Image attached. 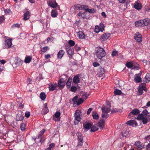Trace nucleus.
I'll list each match as a JSON object with an SVG mask.
<instances>
[{
	"label": "nucleus",
	"instance_id": "1",
	"mask_svg": "<svg viewBox=\"0 0 150 150\" xmlns=\"http://www.w3.org/2000/svg\"><path fill=\"white\" fill-rule=\"evenodd\" d=\"M146 110H144L142 112V113L138 115L137 119L139 120H141L143 124H146L148 122L150 121V115H148L149 114Z\"/></svg>",
	"mask_w": 150,
	"mask_h": 150
},
{
	"label": "nucleus",
	"instance_id": "2",
	"mask_svg": "<svg viewBox=\"0 0 150 150\" xmlns=\"http://www.w3.org/2000/svg\"><path fill=\"white\" fill-rule=\"evenodd\" d=\"M96 53L97 58L101 59L106 55V53L104 49L100 47H98L96 49Z\"/></svg>",
	"mask_w": 150,
	"mask_h": 150
},
{
	"label": "nucleus",
	"instance_id": "3",
	"mask_svg": "<svg viewBox=\"0 0 150 150\" xmlns=\"http://www.w3.org/2000/svg\"><path fill=\"white\" fill-rule=\"evenodd\" d=\"M74 123L75 125L78 124V122L81 120V113L79 110H76L75 113Z\"/></svg>",
	"mask_w": 150,
	"mask_h": 150
},
{
	"label": "nucleus",
	"instance_id": "4",
	"mask_svg": "<svg viewBox=\"0 0 150 150\" xmlns=\"http://www.w3.org/2000/svg\"><path fill=\"white\" fill-rule=\"evenodd\" d=\"M146 86L145 83H142L139 85V88L138 89V92L139 93V95H141L143 93V90L146 91Z\"/></svg>",
	"mask_w": 150,
	"mask_h": 150
},
{
	"label": "nucleus",
	"instance_id": "5",
	"mask_svg": "<svg viewBox=\"0 0 150 150\" xmlns=\"http://www.w3.org/2000/svg\"><path fill=\"white\" fill-rule=\"evenodd\" d=\"M110 35V33H105L100 36V39L101 41H103L107 40Z\"/></svg>",
	"mask_w": 150,
	"mask_h": 150
},
{
	"label": "nucleus",
	"instance_id": "6",
	"mask_svg": "<svg viewBox=\"0 0 150 150\" xmlns=\"http://www.w3.org/2000/svg\"><path fill=\"white\" fill-rule=\"evenodd\" d=\"M66 48L67 52L69 55V57L71 58L74 54V50L73 49H71L70 47L68 46L66 47Z\"/></svg>",
	"mask_w": 150,
	"mask_h": 150
},
{
	"label": "nucleus",
	"instance_id": "7",
	"mask_svg": "<svg viewBox=\"0 0 150 150\" xmlns=\"http://www.w3.org/2000/svg\"><path fill=\"white\" fill-rule=\"evenodd\" d=\"M134 38L138 42H141L142 40V35L139 32L136 33L134 37Z\"/></svg>",
	"mask_w": 150,
	"mask_h": 150
},
{
	"label": "nucleus",
	"instance_id": "8",
	"mask_svg": "<svg viewBox=\"0 0 150 150\" xmlns=\"http://www.w3.org/2000/svg\"><path fill=\"white\" fill-rule=\"evenodd\" d=\"M86 6H81L82 8H84L85 11L86 12H88L90 13H94L96 11V10L94 8H85V7Z\"/></svg>",
	"mask_w": 150,
	"mask_h": 150
},
{
	"label": "nucleus",
	"instance_id": "9",
	"mask_svg": "<svg viewBox=\"0 0 150 150\" xmlns=\"http://www.w3.org/2000/svg\"><path fill=\"white\" fill-rule=\"evenodd\" d=\"M126 124L130 126H132L135 127L137 125V123L136 121L133 120H131L128 121L126 122Z\"/></svg>",
	"mask_w": 150,
	"mask_h": 150
},
{
	"label": "nucleus",
	"instance_id": "10",
	"mask_svg": "<svg viewBox=\"0 0 150 150\" xmlns=\"http://www.w3.org/2000/svg\"><path fill=\"white\" fill-rule=\"evenodd\" d=\"M87 13L84 12L83 13L82 12L80 11L78 14V17L80 19H83L84 18H87L86 15Z\"/></svg>",
	"mask_w": 150,
	"mask_h": 150
},
{
	"label": "nucleus",
	"instance_id": "11",
	"mask_svg": "<svg viewBox=\"0 0 150 150\" xmlns=\"http://www.w3.org/2000/svg\"><path fill=\"white\" fill-rule=\"evenodd\" d=\"M49 110L47 107V103H45L44 105V108L42 109L41 113L43 115H45L48 112Z\"/></svg>",
	"mask_w": 150,
	"mask_h": 150
},
{
	"label": "nucleus",
	"instance_id": "12",
	"mask_svg": "<svg viewBox=\"0 0 150 150\" xmlns=\"http://www.w3.org/2000/svg\"><path fill=\"white\" fill-rule=\"evenodd\" d=\"M110 106H109V108H108L106 106H103L101 108L103 113L107 114L110 111Z\"/></svg>",
	"mask_w": 150,
	"mask_h": 150
},
{
	"label": "nucleus",
	"instance_id": "13",
	"mask_svg": "<svg viewBox=\"0 0 150 150\" xmlns=\"http://www.w3.org/2000/svg\"><path fill=\"white\" fill-rule=\"evenodd\" d=\"M140 112L139 110L137 109H134L132 110L128 115V117L130 118L132 116H131V115H136L138 114Z\"/></svg>",
	"mask_w": 150,
	"mask_h": 150
},
{
	"label": "nucleus",
	"instance_id": "14",
	"mask_svg": "<svg viewBox=\"0 0 150 150\" xmlns=\"http://www.w3.org/2000/svg\"><path fill=\"white\" fill-rule=\"evenodd\" d=\"M77 35L78 37L80 39L85 38L86 35L85 34L81 31H79L78 32H77Z\"/></svg>",
	"mask_w": 150,
	"mask_h": 150
},
{
	"label": "nucleus",
	"instance_id": "15",
	"mask_svg": "<svg viewBox=\"0 0 150 150\" xmlns=\"http://www.w3.org/2000/svg\"><path fill=\"white\" fill-rule=\"evenodd\" d=\"M64 86L65 83L64 82V80L62 79H60L58 82V86L60 89H62L63 88Z\"/></svg>",
	"mask_w": 150,
	"mask_h": 150
},
{
	"label": "nucleus",
	"instance_id": "16",
	"mask_svg": "<svg viewBox=\"0 0 150 150\" xmlns=\"http://www.w3.org/2000/svg\"><path fill=\"white\" fill-rule=\"evenodd\" d=\"M98 75L99 77H101L105 72L103 68L99 67L98 70Z\"/></svg>",
	"mask_w": 150,
	"mask_h": 150
},
{
	"label": "nucleus",
	"instance_id": "17",
	"mask_svg": "<svg viewBox=\"0 0 150 150\" xmlns=\"http://www.w3.org/2000/svg\"><path fill=\"white\" fill-rule=\"evenodd\" d=\"M141 75V74H138L135 75L134 80L136 83H139L141 81L142 79L140 77Z\"/></svg>",
	"mask_w": 150,
	"mask_h": 150
},
{
	"label": "nucleus",
	"instance_id": "18",
	"mask_svg": "<svg viewBox=\"0 0 150 150\" xmlns=\"http://www.w3.org/2000/svg\"><path fill=\"white\" fill-rule=\"evenodd\" d=\"M143 27L148 25L150 23V20L149 19L146 18L143 20H141Z\"/></svg>",
	"mask_w": 150,
	"mask_h": 150
},
{
	"label": "nucleus",
	"instance_id": "19",
	"mask_svg": "<svg viewBox=\"0 0 150 150\" xmlns=\"http://www.w3.org/2000/svg\"><path fill=\"white\" fill-rule=\"evenodd\" d=\"M134 145L138 148L142 149L144 148V146L142 145V143L139 141L136 142Z\"/></svg>",
	"mask_w": 150,
	"mask_h": 150
},
{
	"label": "nucleus",
	"instance_id": "20",
	"mask_svg": "<svg viewBox=\"0 0 150 150\" xmlns=\"http://www.w3.org/2000/svg\"><path fill=\"white\" fill-rule=\"evenodd\" d=\"M134 8L138 10L142 8V4L139 2H136L134 3Z\"/></svg>",
	"mask_w": 150,
	"mask_h": 150
},
{
	"label": "nucleus",
	"instance_id": "21",
	"mask_svg": "<svg viewBox=\"0 0 150 150\" xmlns=\"http://www.w3.org/2000/svg\"><path fill=\"white\" fill-rule=\"evenodd\" d=\"M49 5L51 7L55 8L56 7V2L55 1L52 0L50 1Z\"/></svg>",
	"mask_w": 150,
	"mask_h": 150
},
{
	"label": "nucleus",
	"instance_id": "22",
	"mask_svg": "<svg viewBox=\"0 0 150 150\" xmlns=\"http://www.w3.org/2000/svg\"><path fill=\"white\" fill-rule=\"evenodd\" d=\"M91 123H88L86 124L84 123L83 124V127L86 130H88L91 127Z\"/></svg>",
	"mask_w": 150,
	"mask_h": 150
},
{
	"label": "nucleus",
	"instance_id": "23",
	"mask_svg": "<svg viewBox=\"0 0 150 150\" xmlns=\"http://www.w3.org/2000/svg\"><path fill=\"white\" fill-rule=\"evenodd\" d=\"M65 52L63 50H60L57 54V57L58 58L61 59L63 56Z\"/></svg>",
	"mask_w": 150,
	"mask_h": 150
},
{
	"label": "nucleus",
	"instance_id": "24",
	"mask_svg": "<svg viewBox=\"0 0 150 150\" xmlns=\"http://www.w3.org/2000/svg\"><path fill=\"white\" fill-rule=\"evenodd\" d=\"M79 75H77L74 77L73 79V82L74 83H77L79 82Z\"/></svg>",
	"mask_w": 150,
	"mask_h": 150
},
{
	"label": "nucleus",
	"instance_id": "25",
	"mask_svg": "<svg viewBox=\"0 0 150 150\" xmlns=\"http://www.w3.org/2000/svg\"><path fill=\"white\" fill-rule=\"evenodd\" d=\"M105 121L104 120H100L98 123V126L101 129H102L104 127Z\"/></svg>",
	"mask_w": 150,
	"mask_h": 150
},
{
	"label": "nucleus",
	"instance_id": "26",
	"mask_svg": "<svg viewBox=\"0 0 150 150\" xmlns=\"http://www.w3.org/2000/svg\"><path fill=\"white\" fill-rule=\"evenodd\" d=\"M5 44L6 45H7L8 48H9L11 47L12 44V40L11 39H7L5 41Z\"/></svg>",
	"mask_w": 150,
	"mask_h": 150
},
{
	"label": "nucleus",
	"instance_id": "27",
	"mask_svg": "<svg viewBox=\"0 0 150 150\" xmlns=\"http://www.w3.org/2000/svg\"><path fill=\"white\" fill-rule=\"evenodd\" d=\"M134 63L132 62H128L125 64L126 66L128 68H130L132 69L133 68Z\"/></svg>",
	"mask_w": 150,
	"mask_h": 150
},
{
	"label": "nucleus",
	"instance_id": "28",
	"mask_svg": "<svg viewBox=\"0 0 150 150\" xmlns=\"http://www.w3.org/2000/svg\"><path fill=\"white\" fill-rule=\"evenodd\" d=\"M93 118L96 120H97L99 118L98 115L96 111H93L92 113Z\"/></svg>",
	"mask_w": 150,
	"mask_h": 150
},
{
	"label": "nucleus",
	"instance_id": "29",
	"mask_svg": "<svg viewBox=\"0 0 150 150\" xmlns=\"http://www.w3.org/2000/svg\"><path fill=\"white\" fill-rule=\"evenodd\" d=\"M130 132L128 130H123L122 133L123 137H126L129 134Z\"/></svg>",
	"mask_w": 150,
	"mask_h": 150
},
{
	"label": "nucleus",
	"instance_id": "30",
	"mask_svg": "<svg viewBox=\"0 0 150 150\" xmlns=\"http://www.w3.org/2000/svg\"><path fill=\"white\" fill-rule=\"evenodd\" d=\"M135 26L137 27H143L141 20H139L136 22Z\"/></svg>",
	"mask_w": 150,
	"mask_h": 150
},
{
	"label": "nucleus",
	"instance_id": "31",
	"mask_svg": "<svg viewBox=\"0 0 150 150\" xmlns=\"http://www.w3.org/2000/svg\"><path fill=\"white\" fill-rule=\"evenodd\" d=\"M146 82H148L150 81V74H147L144 79Z\"/></svg>",
	"mask_w": 150,
	"mask_h": 150
},
{
	"label": "nucleus",
	"instance_id": "32",
	"mask_svg": "<svg viewBox=\"0 0 150 150\" xmlns=\"http://www.w3.org/2000/svg\"><path fill=\"white\" fill-rule=\"evenodd\" d=\"M23 117L21 114L18 115L16 117V120L17 121L23 120Z\"/></svg>",
	"mask_w": 150,
	"mask_h": 150
},
{
	"label": "nucleus",
	"instance_id": "33",
	"mask_svg": "<svg viewBox=\"0 0 150 150\" xmlns=\"http://www.w3.org/2000/svg\"><path fill=\"white\" fill-rule=\"evenodd\" d=\"M29 11H27L25 13L23 19L25 20H28L29 18Z\"/></svg>",
	"mask_w": 150,
	"mask_h": 150
},
{
	"label": "nucleus",
	"instance_id": "34",
	"mask_svg": "<svg viewBox=\"0 0 150 150\" xmlns=\"http://www.w3.org/2000/svg\"><path fill=\"white\" fill-rule=\"evenodd\" d=\"M139 66L137 63H136L135 64H134V63L133 67L132 69H136L137 70H139Z\"/></svg>",
	"mask_w": 150,
	"mask_h": 150
},
{
	"label": "nucleus",
	"instance_id": "35",
	"mask_svg": "<svg viewBox=\"0 0 150 150\" xmlns=\"http://www.w3.org/2000/svg\"><path fill=\"white\" fill-rule=\"evenodd\" d=\"M46 96V95L44 92L41 93L40 95V97L41 99L43 100H45Z\"/></svg>",
	"mask_w": 150,
	"mask_h": 150
},
{
	"label": "nucleus",
	"instance_id": "36",
	"mask_svg": "<svg viewBox=\"0 0 150 150\" xmlns=\"http://www.w3.org/2000/svg\"><path fill=\"white\" fill-rule=\"evenodd\" d=\"M72 79L71 78H69L68 79V81L66 83V85L67 88H69L71 85V82Z\"/></svg>",
	"mask_w": 150,
	"mask_h": 150
},
{
	"label": "nucleus",
	"instance_id": "37",
	"mask_svg": "<svg viewBox=\"0 0 150 150\" xmlns=\"http://www.w3.org/2000/svg\"><path fill=\"white\" fill-rule=\"evenodd\" d=\"M32 58L29 56L26 57L25 59V62L26 63H29L31 60Z\"/></svg>",
	"mask_w": 150,
	"mask_h": 150
},
{
	"label": "nucleus",
	"instance_id": "38",
	"mask_svg": "<svg viewBox=\"0 0 150 150\" xmlns=\"http://www.w3.org/2000/svg\"><path fill=\"white\" fill-rule=\"evenodd\" d=\"M68 43L70 46H73L75 45V42L72 40H70L69 41Z\"/></svg>",
	"mask_w": 150,
	"mask_h": 150
},
{
	"label": "nucleus",
	"instance_id": "39",
	"mask_svg": "<svg viewBox=\"0 0 150 150\" xmlns=\"http://www.w3.org/2000/svg\"><path fill=\"white\" fill-rule=\"evenodd\" d=\"M114 94L115 95H120L122 94V92L120 90L116 89L114 91Z\"/></svg>",
	"mask_w": 150,
	"mask_h": 150
},
{
	"label": "nucleus",
	"instance_id": "40",
	"mask_svg": "<svg viewBox=\"0 0 150 150\" xmlns=\"http://www.w3.org/2000/svg\"><path fill=\"white\" fill-rule=\"evenodd\" d=\"M51 16L52 17H56V9L53 10L51 12Z\"/></svg>",
	"mask_w": 150,
	"mask_h": 150
},
{
	"label": "nucleus",
	"instance_id": "41",
	"mask_svg": "<svg viewBox=\"0 0 150 150\" xmlns=\"http://www.w3.org/2000/svg\"><path fill=\"white\" fill-rule=\"evenodd\" d=\"M15 62L16 65L17 66L20 65L21 64V61L19 59H16Z\"/></svg>",
	"mask_w": 150,
	"mask_h": 150
},
{
	"label": "nucleus",
	"instance_id": "42",
	"mask_svg": "<svg viewBox=\"0 0 150 150\" xmlns=\"http://www.w3.org/2000/svg\"><path fill=\"white\" fill-rule=\"evenodd\" d=\"M94 31L96 33H98L100 31H101V30H100V29L98 25H96L95 26L94 29Z\"/></svg>",
	"mask_w": 150,
	"mask_h": 150
},
{
	"label": "nucleus",
	"instance_id": "43",
	"mask_svg": "<svg viewBox=\"0 0 150 150\" xmlns=\"http://www.w3.org/2000/svg\"><path fill=\"white\" fill-rule=\"evenodd\" d=\"M99 28L101 30V31L103 32L104 30V25L103 23H101L100 24Z\"/></svg>",
	"mask_w": 150,
	"mask_h": 150
},
{
	"label": "nucleus",
	"instance_id": "44",
	"mask_svg": "<svg viewBox=\"0 0 150 150\" xmlns=\"http://www.w3.org/2000/svg\"><path fill=\"white\" fill-rule=\"evenodd\" d=\"M83 101V100L82 98H80L78 100L77 102H76V104L77 105H79L80 104L82 103Z\"/></svg>",
	"mask_w": 150,
	"mask_h": 150
},
{
	"label": "nucleus",
	"instance_id": "45",
	"mask_svg": "<svg viewBox=\"0 0 150 150\" xmlns=\"http://www.w3.org/2000/svg\"><path fill=\"white\" fill-rule=\"evenodd\" d=\"M47 50V47H45L42 48L41 50V54L44 53Z\"/></svg>",
	"mask_w": 150,
	"mask_h": 150
},
{
	"label": "nucleus",
	"instance_id": "46",
	"mask_svg": "<svg viewBox=\"0 0 150 150\" xmlns=\"http://www.w3.org/2000/svg\"><path fill=\"white\" fill-rule=\"evenodd\" d=\"M76 135L77 136L78 140L83 139V137L81 136V133L78 132L77 133Z\"/></svg>",
	"mask_w": 150,
	"mask_h": 150
},
{
	"label": "nucleus",
	"instance_id": "47",
	"mask_svg": "<svg viewBox=\"0 0 150 150\" xmlns=\"http://www.w3.org/2000/svg\"><path fill=\"white\" fill-rule=\"evenodd\" d=\"M4 12L6 14H10L12 12L9 9H6L4 10Z\"/></svg>",
	"mask_w": 150,
	"mask_h": 150
},
{
	"label": "nucleus",
	"instance_id": "48",
	"mask_svg": "<svg viewBox=\"0 0 150 150\" xmlns=\"http://www.w3.org/2000/svg\"><path fill=\"white\" fill-rule=\"evenodd\" d=\"M60 115V113L59 112H57V122H59L60 121V118L59 117Z\"/></svg>",
	"mask_w": 150,
	"mask_h": 150
},
{
	"label": "nucleus",
	"instance_id": "49",
	"mask_svg": "<svg viewBox=\"0 0 150 150\" xmlns=\"http://www.w3.org/2000/svg\"><path fill=\"white\" fill-rule=\"evenodd\" d=\"M118 55V52L116 50L113 51L112 53V55L113 57L117 56Z\"/></svg>",
	"mask_w": 150,
	"mask_h": 150
},
{
	"label": "nucleus",
	"instance_id": "50",
	"mask_svg": "<svg viewBox=\"0 0 150 150\" xmlns=\"http://www.w3.org/2000/svg\"><path fill=\"white\" fill-rule=\"evenodd\" d=\"M49 86V89L50 91H53L55 89V86L53 85L50 84Z\"/></svg>",
	"mask_w": 150,
	"mask_h": 150
},
{
	"label": "nucleus",
	"instance_id": "51",
	"mask_svg": "<svg viewBox=\"0 0 150 150\" xmlns=\"http://www.w3.org/2000/svg\"><path fill=\"white\" fill-rule=\"evenodd\" d=\"M98 129V127L96 126H93L91 127V132H93L97 130Z\"/></svg>",
	"mask_w": 150,
	"mask_h": 150
},
{
	"label": "nucleus",
	"instance_id": "52",
	"mask_svg": "<svg viewBox=\"0 0 150 150\" xmlns=\"http://www.w3.org/2000/svg\"><path fill=\"white\" fill-rule=\"evenodd\" d=\"M26 125L24 123H22L21 125V129L22 131H24L25 129Z\"/></svg>",
	"mask_w": 150,
	"mask_h": 150
},
{
	"label": "nucleus",
	"instance_id": "53",
	"mask_svg": "<svg viewBox=\"0 0 150 150\" xmlns=\"http://www.w3.org/2000/svg\"><path fill=\"white\" fill-rule=\"evenodd\" d=\"M78 97L76 96L74 97L72 100V101L74 103V104H75L76 103V102H77L78 100Z\"/></svg>",
	"mask_w": 150,
	"mask_h": 150
},
{
	"label": "nucleus",
	"instance_id": "54",
	"mask_svg": "<svg viewBox=\"0 0 150 150\" xmlns=\"http://www.w3.org/2000/svg\"><path fill=\"white\" fill-rule=\"evenodd\" d=\"M20 24L18 23L14 24L11 26L12 28H19L20 27Z\"/></svg>",
	"mask_w": 150,
	"mask_h": 150
},
{
	"label": "nucleus",
	"instance_id": "55",
	"mask_svg": "<svg viewBox=\"0 0 150 150\" xmlns=\"http://www.w3.org/2000/svg\"><path fill=\"white\" fill-rule=\"evenodd\" d=\"M105 113H103L102 114V117L103 118L106 119L108 117V115Z\"/></svg>",
	"mask_w": 150,
	"mask_h": 150
},
{
	"label": "nucleus",
	"instance_id": "56",
	"mask_svg": "<svg viewBox=\"0 0 150 150\" xmlns=\"http://www.w3.org/2000/svg\"><path fill=\"white\" fill-rule=\"evenodd\" d=\"M74 48L75 50L77 51H79L81 49V48L79 47L78 46L77 44L75 45Z\"/></svg>",
	"mask_w": 150,
	"mask_h": 150
},
{
	"label": "nucleus",
	"instance_id": "57",
	"mask_svg": "<svg viewBox=\"0 0 150 150\" xmlns=\"http://www.w3.org/2000/svg\"><path fill=\"white\" fill-rule=\"evenodd\" d=\"M77 88L75 86H72L71 88V90L72 92H75L77 90Z\"/></svg>",
	"mask_w": 150,
	"mask_h": 150
},
{
	"label": "nucleus",
	"instance_id": "58",
	"mask_svg": "<svg viewBox=\"0 0 150 150\" xmlns=\"http://www.w3.org/2000/svg\"><path fill=\"white\" fill-rule=\"evenodd\" d=\"M83 139L78 140L79 143L77 145L78 146H81L83 144Z\"/></svg>",
	"mask_w": 150,
	"mask_h": 150
},
{
	"label": "nucleus",
	"instance_id": "59",
	"mask_svg": "<svg viewBox=\"0 0 150 150\" xmlns=\"http://www.w3.org/2000/svg\"><path fill=\"white\" fill-rule=\"evenodd\" d=\"M30 113L29 111H26V112H25V116L27 118L29 117L30 116Z\"/></svg>",
	"mask_w": 150,
	"mask_h": 150
},
{
	"label": "nucleus",
	"instance_id": "60",
	"mask_svg": "<svg viewBox=\"0 0 150 150\" xmlns=\"http://www.w3.org/2000/svg\"><path fill=\"white\" fill-rule=\"evenodd\" d=\"M93 65L94 67H97L100 65L97 62H94L93 63Z\"/></svg>",
	"mask_w": 150,
	"mask_h": 150
},
{
	"label": "nucleus",
	"instance_id": "61",
	"mask_svg": "<svg viewBox=\"0 0 150 150\" xmlns=\"http://www.w3.org/2000/svg\"><path fill=\"white\" fill-rule=\"evenodd\" d=\"M4 20V17L3 16H2L0 17V23H2Z\"/></svg>",
	"mask_w": 150,
	"mask_h": 150
},
{
	"label": "nucleus",
	"instance_id": "62",
	"mask_svg": "<svg viewBox=\"0 0 150 150\" xmlns=\"http://www.w3.org/2000/svg\"><path fill=\"white\" fill-rule=\"evenodd\" d=\"M54 146H55V144H54V143H51L50 144L49 148L50 149H52V148H53V147H54Z\"/></svg>",
	"mask_w": 150,
	"mask_h": 150
},
{
	"label": "nucleus",
	"instance_id": "63",
	"mask_svg": "<svg viewBox=\"0 0 150 150\" xmlns=\"http://www.w3.org/2000/svg\"><path fill=\"white\" fill-rule=\"evenodd\" d=\"M150 135H149L146 137H145L144 138V139L146 140H147L150 142Z\"/></svg>",
	"mask_w": 150,
	"mask_h": 150
},
{
	"label": "nucleus",
	"instance_id": "64",
	"mask_svg": "<svg viewBox=\"0 0 150 150\" xmlns=\"http://www.w3.org/2000/svg\"><path fill=\"white\" fill-rule=\"evenodd\" d=\"M146 150H150V144L149 143L146 146Z\"/></svg>",
	"mask_w": 150,
	"mask_h": 150
}]
</instances>
